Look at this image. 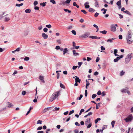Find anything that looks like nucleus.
Instances as JSON below:
<instances>
[{"label": "nucleus", "instance_id": "1", "mask_svg": "<svg viewBox=\"0 0 133 133\" xmlns=\"http://www.w3.org/2000/svg\"><path fill=\"white\" fill-rule=\"evenodd\" d=\"M60 95L59 91H58L53 93L51 96L49 100V102H51L52 101L55 99L56 98L59 96Z\"/></svg>", "mask_w": 133, "mask_h": 133}, {"label": "nucleus", "instance_id": "2", "mask_svg": "<svg viewBox=\"0 0 133 133\" xmlns=\"http://www.w3.org/2000/svg\"><path fill=\"white\" fill-rule=\"evenodd\" d=\"M132 55H133L132 54H130L126 56L125 59V64H128L131 60Z\"/></svg>", "mask_w": 133, "mask_h": 133}, {"label": "nucleus", "instance_id": "3", "mask_svg": "<svg viewBox=\"0 0 133 133\" xmlns=\"http://www.w3.org/2000/svg\"><path fill=\"white\" fill-rule=\"evenodd\" d=\"M133 119V117L132 115L130 114L129 115L128 117L124 119V120L125 121V122H131Z\"/></svg>", "mask_w": 133, "mask_h": 133}, {"label": "nucleus", "instance_id": "4", "mask_svg": "<svg viewBox=\"0 0 133 133\" xmlns=\"http://www.w3.org/2000/svg\"><path fill=\"white\" fill-rule=\"evenodd\" d=\"M90 34V33L89 32H85L84 34L80 36L79 37L82 38H85L87 37Z\"/></svg>", "mask_w": 133, "mask_h": 133}, {"label": "nucleus", "instance_id": "5", "mask_svg": "<svg viewBox=\"0 0 133 133\" xmlns=\"http://www.w3.org/2000/svg\"><path fill=\"white\" fill-rule=\"evenodd\" d=\"M128 35L126 37V39H131L132 38V32L130 31H128Z\"/></svg>", "mask_w": 133, "mask_h": 133}, {"label": "nucleus", "instance_id": "6", "mask_svg": "<svg viewBox=\"0 0 133 133\" xmlns=\"http://www.w3.org/2000/svg\"><path fill=\"white\" fill-rule=\"evenodd\" d=\"M111 30L112 31L114 32L116 31V28L114 25H111Z\"/></svg>", "mask_w": 133, "mask_h": 133}, {"label": "nucleus", "instance_id": "7", "mask_svg": "<svg viewBox=\"0 0 133 133\" xmlns=\"http://www.w3.org/2000/svg\"><path fill=\"white\" fill-rule=\"evenodd\" d=\"M121 0H120L118 1L116 3L117 5L118 6V9H120L121 8Z\"/></svg>", "mask_w": 133, "mask_h": 133}, {"label": "nucleus", "instance_id": "8", "mask_svg": "<svg viewBox=\"0 0 133 133\" xmlns=\"http://www.w3.org/2000/svg\"><path fill=\"white\" fill-rule=\"evenodd\" d=\"M42 37L45 39H47L48 37V35L47 34H46L44 33H42Z\"/></svg>", "mask_w": 133, "mask_h": 133}, {"label": "nucleus", "instance_id": "9", "mask_svg": "<svg viewBox=\"0 0 133 133\" xmlns=\"http://www.w3.org/2000/svg\"><path fill=\"white\" fill-rule=\"evenodd\" d=\"M91 119L90 118H87V120L86 122H85V124L86 125H87L88 123H91Z\"/></svg>", "mask_w": 133, "mask_h": 133}, {"label": "nucleus", "instance_id": "10", "mask_svg": "<svg viewBox=\"0 0 133 133\" xmlns=\"http://www.w3.org/2000/svg\"><path fill=\"white\" fill-rule=\"evenodd\" d=\"M127 41V43L129 44H131L133 42V40L132 39V38L131 39H126Z\"/></svg>", "mask_w": 133, "mask_h": 133}, {"label": "nucleus", "instance_id": "11", "mask_svg": "<svg viewBox=\"0 0 133 133\" xmlns=\"http://www.w3.org/2000/svg\"><path fill=\"white\" fill-rule=\"evenodd\" d=\"M72 52L73 53V55L74 56H79V54L78 53L76 52V51L75 50H72Z\"/></svg>", "mask_w": 133, "mask_h": 133}, {"label": "nucleus", "instance_id": "12", "mask_svg": "<svg viewBox=\"0 0 133 133\" xmlns=\"http://www.w3.org/2000/svg\"><path fill=\"white\" fill-rule=\"evenodd\" d=\"M76 78L75 79V82L76 83H80L81 81V79H79V78L76 76H75Z\"/></svg>", "mask_w": 133, "mask_h": 133}, {"label": "nucleus", "instance_id": "13", "mask_svg": "<svg viewBox=\"0 0 133 133\" xmlns=\"http://www.w3.org/2000/svg\"><path fill=\"white\" fill-rule=\"evenodd\" d=\"M39 79H40L43 83H45V82L44 80V77L43 76H40L39 77Z\"/></svg>", "mask_w": 133, "mask_h": 133}, {"label": "nucleus", "instance_id": "14", "mask_svg": "<svg viewBox=\"0 0 133 133\" xmlns=\"http://www.w3.org/2000/svg\"><path fill=\"white\" fill-rule=\"evenodd\" d=\"M89 38H91L92 39H99L101 38L100 37H97L96 36H89Z\"/></svg>", "mask_w": 133, "mask_h": 133}, {"label": "nucleus", "instance_id": "15", "mask_svg": "<svg viewBox=\"0 0 133 133\" xmlns=\"http://www.w3.org/2000/svg\"><path fill=\"white\" fill-rule=\"evenodd\" d=\"M89 3L88 2H86L85 3L84 5L86 8L87 9L89 8L90 6L88 5Z\"/></svg>", "mask_w": 133, "mask_h": 133}, {"label": "nucleus", "instance_id": "16", "mask_svg": "<svg viewBox=\"0 0 133 133\" xmlns=\"http://www.w3.org/2000/svg\"><path fill=\"white\" fill-rule=\"evenodd\" d=\"M95 6L98 8L99 7V5L98 4V2L97 1H96V2L95 3Z\"/></svg>", "mask_w": 133, "mask_h": 133}, {"label": "nucleus", "instance_id": "17", "mask_svg": "<svg viewBox=\"0 0 133 133\" xmlns=\"http://www.w3.org/2000/svg\"><path fill=\"white\" fill-rule=\"evenodd\" d=\"M120 59L119 57H117L116 58L114 59V62H116L118 61L119 59Z\"/></svg>", "mask_w": 133, "mask_h": 133}, {"label": "nucleus", "instance_id": "18", "mask_svg": "<svg viewBox=\"0 0 133 133\" xmlns=\"http://www.w3.org/2000/svg\"><path fill=\"white\" fill-rule=\"evenodd\" d=\"M115 38H112V39H108L107 42H110V43H112L113 42L112 40L115 39Z\"/></svg>", "mask_w": 133, "mask_h": 133}, {"label": "nucleus", "instance_id": "19", "mask_svg": "<svg viewBox=\"0 0 133 133\" xmlns=\"http://www.w3.org/2000/svg\"><path fill=\"white\" fill-rule=\"evenodd\" d=\"M68 50L67 48H65L63 50V54L64 55L65 54V53H66L68 52Z\"/></svg>", "mask_w": 133, "mask_h": 133}, {"label": "nucleus", "instance_id": "20", "mask_svg": "<svg viewBox=\"0 0 133 133\" xmlns=\"http://www.w3.org/2000/svg\"><path fill=\"white\" fill-rule=\"evenodd\" d=\"M95 11V10L91 8H90L89 11L90 12H94Z\"/></svg>", "mask_w": 133, "mask_h": 133}, {"label": "nucleus", "instance_id": "21", "mask_svg": "<svg viewBox=\"0 0 133 133\" xmlns=\"http://www.w3.org/2000/svg\"><path fill=\"white\" fill-rule=\"evenodd\" d=\"M99 32L101 33H102V34L105 35L107 33V31L105 30H104L103 31H99Z\"/></svg>", "mask_w": 133, "mask_h": 133}, {"label": "nucleus", "instance_id": "22", "mask_svg": "<svg viewBox=\"0 0 133 133\" xmlns=\"http://www.w3.org/2000/svg\"><path fill=\"white\" fill-rule=\"evenodd\" d=\"M31 10L30 9H28L25 10V12L26 13H29L30 12Z\"/></svg>", "mask_w": 133, "mask_h": 133}, {"label": "nucleus", "instance_id": "23", "mask_svg": "<svg viewBox=\"0 0 133 133\" xmlns=\"http://www.w3.org/2000/svg\"><path fill=\"white\" fill-rule=\"evenodd\" d=\"M115 121H112L111 122V124L112 125V127L114 128V125L115 123Z\"/></svg>", "mask_w": 133, "mask_h": 133}, {"label": "nucleus", "instance_id": "24", "mask_svg": "<svg viewBox=\"0 0 133 133\" xmlns=\"http://www.w3.org/2000/svg\"><path fill=\"white\" fill-rule=\"evenodd\" d=\"M123 12H125V13H126L127 14L129 15L130 16H131V14H130V12L128 10H126L125 11H123Z\"/></svg>", "mask_w": 133, "mask_h": 133}, {"label": "nucleus", "instance_id": "25", "mask_svg": "<svg viewBox=\"0 0 133 133\" xmlns=\"http://www.w3.org/2000/svg\"><path fill=\"white\" fill-rule=\"evenodd\" d=\"M101 119L99 118H97L96 119H95V124H97L98 122Z\"/></svg>", "mask_w": 133, "mask_h": 133}, {"label": "nucleus", "instance_id": "26", "mask_svg": "<svg viewBox=\"0 0 133 133\" xmlns=\"http://www.w3.org/2000/svg\"><path fill=\"white\" fill-rule=\"evenodd\" d=\"M127 90L126 89H123L121 90V91L123 93H125Z\"/></svg>", "mask_w": 133, "mask_h": 133}, {"label": "nucleus", "instance_id": "27", "mask_svg": "<svg viewBox=\"0 0 133 133\" xmlns=\"http://www.w3.org/2000/svg\"><path fill=\"white\" fill-rule=\"evenodd\" d=\"M101 10L102 11H103V14H105L106 13L107 10L103 8Z\"/></svg>", "mask_w": 133, "mask_h": 133}, {"label": "nucleus", "instance_id": "28", "mask_svg": "<svg viewBox=\"0 0 133 133\" xmlns=\"http://www.w3.org/2000/svg\"><path fill=\"white\" fill-rule=\"evenodd\" d=\"M101 48L102 50L100 51L101 52H104V51L102 50H105V48L103 46H101Z\"/></svg>", "mask_w": 133, "mask_h": 133}, {"label": "nucleus", "instance_id": "29", "mask_svg": "<svg viewBox=\"0 0 133 133\" xmlns=\"http://www.w3.org/2000/svg\"><path fill=\"white\" fill-rule=\"evenodd\" d=\"M8 105L9 107H11L12 106H13V105L10 102H8Z\"/></svg>", "mask_w": 133, "mask_h": 133}, {"label": "nucleus", "instance_id": "30", "mask_svg": "<svg viewBox=\"0 0 133 133\" xmlns=\"http://www.w3.org/2000/svg\"><path fill=\"white\" fill-rule=\"evenodd\" d=\"M46 3V2H43L42 3H41L40 4V5L41 6L44 7L46 5L45 4Z\"/></svg>", "mask_w": 133, "mask_h": 133}, {"label": "nucleus", "instance_id": "31", "mask_svg": "<svg viewBox=\"0 0 133 133\" xmlns=\"http://www.w3.org/2000/svg\"><path fill=\"white\" fill-rule=\"evenodd\" d=\"M23 5V3H21L19 4H16L15 5V6H16L20 7L22 6Z\"/></svg>", "mask_w": 133, "mask_h": 133}, {"label": "nucleus", "instance_id": "32", "mask_svg": "<svg viewBox=\"0 0 133 133\" xmlns=\"http://www.w3.org/2000/svg\"><path fill=\"white\" fill-rule=\"evenodd\" d=\"M60 86L62 88L64 89L65 88L64 85L61 83H60Z\"/></svg>", "mask_w": 133, "mask_h": 133}, {"label": "nucleus", "instance_id": "33", "mask_svg": "<svg viewBox=\"0 0 133 133\" xmlns=\"http://www.w3.org/2000/svg\"><path fill=\"white\" fill-rule=\"evenodd\" d=\"M64 10L65 11V12H68V13H70L71 12V11L70 10H69L68 9H64Z\"/></svg>", "mask_w": 133, "mask_h": 133}, {"label": "nucleus", "instance_id": "34", "mask_svg": "<svg viewBox=\"0 0 133 133\" xmlns=\"http://www.w3.org/2000/svg\"><path fill=\"white\" fill-rule=\"evenodd\" d=\"M125 74V72L123 70L120 73V75L121 76H122L124 75Z\"/></svg>", "mask_w": 133, "mask_h": 133}, {"label": "nucleus", "instance_id": "35", "mask_svg": "<svg viewBox=\"0 0 133 133\" xmlns=\"http://www.w3.org/2000/svg\"><path fill=\"white\" fill-rule=\"evenodd\" d=\"M84 109H82L80 111L79 113V115H81L82 114V113L83 112H84Z\"/></svg>", "mask_w": 133, "mask_h": 133}, {"label": "nucleus", "instance_id": "36", "mask_svg": "<svg viewBox=\"0 0 133 133\" xmlns=\"http://www.w3.org/2000/svg\"><path fill=\"white\" fill-rule=\"evenodd\" d=\"M83 62H79L78 64V68H80L81 66V65L82 64Z\"/></svg>", "mask_w": 133, "mask_h": 133}, {"label": "nucleus", "instance_id": "37", "mask_svg": "<svg viewBox=\"0 0 133 133\" xmlns=\"http://www.w3.org/2000/svg\"><path fill=\"white\" fill-rule=\"evenodd\" d=\"M83 96V95L82 94H81L80 95L79 97V98H77V100L78 99L79 100H80L82 98V97Z\"/></svg>", "mask_w": 133, "mask_h": 133}, {"label": "nucleus", "instance_id": "38", "mask_svg": "<svg viewBox=\"0 0 133 133\" xmlns=\"http://www.w3.org/2000/svg\"><path fill=\"white\" fill-rule=\"evenodd\" d=\"M50 2L52 3L53 4H55L56 3L55 1L54 0H50Z\"/></svg>", "mask_w": 133, "mask_h": 133}, {"label": "nucleus", "instance_id": "39", "mask_svg": "<svg viewBox=\"0 0 133 133\" xmlns=\"http://www.w3.org/2000/svg\"><path fill=\"white\" fill-rule=\"evenodd\" d=\"M87 126V128H90L92 125V124L91 123H89V125H88Z\"/></svg>", "mask_w": 133, "mask_h": 133}, {"label": "nucleus", "instance_id": "40", "mask_svg": "<svg viewBox=\"0 0 133 133\" xmlns=\"http://www.w3.org/2000/svg\"><path fill=\"white\" fill-rule=\"evenodd\" d=\"M81 11L84 13V14H86L87 13V12L84 10H81Z\"/></svg>", "mask_w": 133, "mask_h": 133}, {"label": "nucleus", "instance_id": "41", "mask_svg": "<svg viewBox=\"0 0 133 133\" xmlns=\"http://www.w3.org/2000/svg\"><path fill=\"white\" fill-rule=\"evenodd\" d=\"M5 21H8L10 20V18L9 17H5Z\"/></svg>", "mask_w": 133, "mask_h": 133}, {"label": "nucleus", "instance_id": "42", "mask_svg": "<svg viewBox=\"0 0 133 133\" xmlns=\"http://www.w3.org/2000/svg\"><path fill=\"white\" fill-rule=\"evenodd\" d=\"M86 85H87V86H89L90 84L89 82L87 80H86Z\"/></svg>", "mask_w": 133, "mask_h": 133}, {"label": "nucleus", "instance_id": "43", "mask_svg": "<svg viewBox=\"0 0 133 133\" xmlns=\"http://www.w3.org/2000/svg\"><path fill=\"white\" fill-rule=\"evenodd\" d=\"M97 96V95L95 94H93L92 96V98L94 99Z\"/></svg>", "mask_w": 133, "mask_h": 133}, {"label": "nucleus", "instance_id": "44", "mask_svg": "<svg viewBox=\"0 0 133 133\" xmlns=\"http://www.w3.org/2000/svg\"><path fill=\"white\" fill-rule=\"evenodd\" d=\"M42 121L40 120H38V121L37 122V124H42Z\"/></svg>", "mask_w": 133, "mask_h": 133}, {"label": "nucleus", "instance_id": "45", "mask_svg": "<svg viewBox=\"0 0 133 133\" xmlns=\"http://www.w3.org/2000/svg\"><path fill=\"white\" fill-rule=\"evenodd\" d=\"M59 109V108L55 107V110H52L54 111L55 110L58 111Z\"/></svg>", "mask_w": 133, "mask_h": 133}, {"label": "nucleus", "instance_id": "46", "mask_svg": "<svg viewBox=\"0 0 133 133\" xmlns=\"http://www.w3.org/2000/svg\"><path fill=\"white\" fill-rule=\"evenodd\" d=\"M48 110L46 109V108H45L42 111V112L43 113H44L45 112H46Z\"/></svg>", "mask_w": 133, "mask_h": 133}, {"label": "nucleus", "instance_id": "47", "mask_svg": "<svg viewBox=\"0 0 133 133\" xmlns=\"http://www.w3.org/2000/svg\"><path fill=\"white\" fill-rule=\"evenodd\" d=\"M46 26L48 28H51L52 27L51 25L50 24L46 25Z\"/></svg>", "mask_w": 133, "mask_h": 133}, {"label": "nucleus", "instance_id": "48", "mask_svg": "<svg viewBox=\"0 0 133 133\" xmlns=\"http://www.w3.org/2000/svg\"><path fill=\"white\" fill-rule=\"evenodd\" d=\"M29 59V58L28 57H26L24 58V60L25 61H28Z\"/></svg>", "mask_w": 133, "mask_h": 133}, {"label": "nucleus", "instance_id": "49", "mask_svg": "<svg viewBox=\"0 0 133 133\" xmlns=\"http://www.w3.org/2000/svg\"><path fill=\"white\" fill-rule=\"evenodd\" d=\"M88 93L87 90H85V97H87V96Z\"/></svg>", "mask_w": 133, "mask_h": 133}, {"label": "nucleus", "instance_id": "50", "mask_svg": "<svg viewBox=\"0 0 133 133\" xmlns=\"http://www.w3.org/2000/svg\"><path fill=\"white\" fill-rule=\"evenodd\" d=\"M74 112V110H72L70 111L69 113V115H70L72 114Z\"/></svg>", "mask_w": 133, "mask_h": 133}, {"label": "nucleus", "instance_id": "51", "mask_svg": "<svg viewBox=\"0 0 133 133\" xmlns=\"http://www.w3.org/2000/svg\"><path fill=\"white\" fill-rule=\"evenodd\" d=\"M26 92L25 91H23L22 92V95L24 96L26 94Z\"/></svg>", "mask_w": 133, "mask_h": 133}, {"label": "nucleus", "instance_id": "52", "mask_svg": "<svg viewBox=\"0 0 133 133\" xmlns=\"http://www.w3.org/2000/svg\"><path fill=\"white\" fill-rule=\"evenodd\" d=\"M72 33L74 35H76V32L74 30H72L71 31Z\"/></svg>", "mask_w": 133, "mask_h": 133}, {"label": "nucleus", "instance_id": "53", "mask_svg": "<svg viewBox=\"0 0 133 133\" xmlns=\"http://www.w3.org/2000/svg\"><path fill=\"white\" fill-rule=\"evenodd\" d=\"M48 30V29L46 28H45L43 29V31L44 32H46Z\"/></svg>", "mask_w": 133, "mask_h": 133}, {"label": "nucleus", "instance_id": "54", "mask_svg": "<svg viewBox=\"0 0 133 133\" xmlns=\"http://www.w3.org/2000/svg\"><path fill=\"white\" fill-rule=\"evenodd\" d=\"M21 50V49L20 48H17L16 50H15V51H19Z\"/></svg>", "mask_w": 133, "mask_h": 133}, {"label": "nucleus", "instance_id": "55", "mask_svg": "<svg viewBox=\"0 0 133 133\" xmlns=\"http://www.w3.org/2000/svg\"><path fill=\"white\" fill-rule=\"evenodd\" d=\"M99 14V13L96 12L95 13V14L94 15V16L95 17H97V16H98Z\"/></svg>", "mask_w": 133, "mask_h": 133}, {"label": "nucleus", "instance_id": "56", "mask_svg": "<svg viewBox=\"0 0 133 133\" xmlns=\"http://www.w3.org/2000/svg\"><path fill=\"white\" fill-rule=\"evenodd\" d=\"M100 59V58L98 57H97L96 58V62H98L99 61Z\"/></svg>", "mask_w": 133, "mask_h": 133}, {"label": "nucleus", "instance_id": "57", "mask_svg": "<svg viewBox=\"0 0 133 133\" xmlns=\"http://www.w3.org/2000/svg\"><path fill=\"white\" fill-rule=\"evenodd\" d=\"M38 3V2L37 1H35L34 3V5L35 6Z\"/></svg>", "mask_w": 133, "mask_h": 133}, {"label": "nucleus", "instance_id": "58", "mask_svg": "<svg viewBox=\"0 0 133 133\" xmlns=\"http://www.w3.org/2000/svg\"><path fill=\"white\" fill-rule=\"evenodd\" d=\"M91 58L89 57H87V60L88 61H90V60H91Z\"/></svg>", "mask_w": 133, "mask_h": 133}, {"label": "nucleus", "instance_id": "59", "mask_svg": "<svg viewBox=\"0 0 133 133\" xmlns=\"http://www.w3.org/2000/svg\"><path fill=\"white\" fill-rule=\"evenodd\" d=\"M101 94V92L100 90H99L97 92V94L98 95H99Z\"/></svg>", "mask_w": 133, "mask_h": 133}, {"label": "nucleus", "instance_id": "60", "mask_svg": "<svg viewBox=\"0 0 133 133\" xmlns=\"http://www.w3.org/2000/svg\"><path fill=\"white\" fill-rule=\"evenodd\" d=\"M59 44H61V40L60 39H58L56 41Z\"/></svg>", "mask_w": 133, "mask_h": 133}, {"label": "nucleus", "instance_id": "61", "mask_svg": "<svg viewBox=\"0 0 133 133\" xmlns=\"http://www.w3.org/2000/svg\"><path fill=\"white\" fill-rule=\"evenodd\" d=\"M60 49V47L59 46H57L56 47L55 49L56 50H58Z\"/></svg>", "mask_w": 133, "mask_h": 133}, {"label": "nucleus", "instance_id": "62", "mask_svg": "<svg viewBox=\"0 0 133 133\" xmlns=\"http://www.w3.org/2000/svg\"><path fill=\"white\" fill-rule=\"evenodd\" d=\"M39 9V8L37 6H35L34 7V9L35 10H38Z\"/></svg>", "mask_w": 133, "mask_h": 133}, {"label": "nucleus", "instance_id": "63", "mask_svg": "<svg viewBox=\"0 0 133 133\" xmlns=\"http://www.w3.org/2000/svg\"><path fill=\"white\" fill-rule=\"evenodd\" d=\"M77 67L78 66H74L72 67V69L74 70H75L76 69Z\"/></svg>", "mask_w": 133, "mask_h": 133}, {"label": "nucleus", "instance_id": "64", "mask_svg": "<svg viewBox=\"0 0 133 133\" xmlns=\"http://www.w3.org/2000/svg\"><path fill=\"white\" fill-rule=\"evenodd\" d=\"M70 1H71V0H67L65 2V3H66L67 4H69L70 2Z\"/></svg>", "mask_w": 133, "mask_h": 133}]
</instances>
